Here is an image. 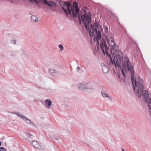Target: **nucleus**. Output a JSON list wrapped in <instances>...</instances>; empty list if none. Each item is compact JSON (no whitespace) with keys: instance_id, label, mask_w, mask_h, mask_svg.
Segmentation results:
<instances>
[{"instance_id":"nucleus-28","label":"nucleus","mask_w":151,"mask_h":151,"mask_svg":"<svg viewBox=\"0 0 151 151\" xmlns=\"http://www.w3.org/2000/svg\"><path fill=\"white\" fill-rule=\"evenodd\" d=\"M6 149L4 147H1L0 151H6Z\"/></svg>"},{"instance_id":"nucleus-36","label":"nucleus","mask_w":151,"mask_h":151,"mask_svg":"<svg viewBox=\"0 0 151 151\" xmlns=\"http://www.w3.org/2000/svg\"><path fill=\"white\" fill-rule=\"evenodd\" d=\"M130 41L131 42H132L133 41V40L131 38H130Z\"/></svg>"},{"instance_id":"nucleus-38","label":"nucleus","mask_w":151,"mask_h":151,"mask_svg":"<svg viewBox=\"0 0 151 151\" xmlns=\"http://www.w3.org/2000/svg\"><path fill=\"white\" fill-rule=\"evenodd\" d=\"M122 149V151H124V149Z\"/></svg>"},{"instance_id":"nucleus-35","label":"nucleus","mask_w":151,"mask_h":151,"mask_svg":"<svg viewBox=\"0 0 151 151\" xmlns=\"http://www.w3.org/2000/svg\"><path fill=\"white\" fill-rule=\"evenodd\" d=\"M82 22L83 23H85V19H83L82 20Z\"/></svg>"},{"instance_id":"nucleus-26","label":"nucleus","mask_w":151,"mask_h":151,"mask_svg":"<svg viewBox=\"0 0 151 151\" xmlns=\"http://www.w3.org/2000/svg\"><path fill=\"white\" fill-rule=\"evenodd\" d=\"M80 17L81 20H83V19H85L84 16L83 17V16L82 14H81V16H80Z\"/></svg>"},{"instance_id":"nucleus-22","label":"nucleus","mask_w":151,"mask_h":151,"mask_svg":"<svg viewBox=\"0 0 151 151\" xmlns=\"http://www.w3.org/2000/svg\"><path fill=\"white\" fill-rule=\"evenodd\" d=\"M110 59L111 63L112 65H114V64L115 66L116 67L117 66V64H116V62H115V60H114V58L113 60H112L111 57L110 56Z\"/></svg>"},{"instance_id":"nucleus-27","label":"nucleus","mask_w":151,"mask_h":151,"mask_svg":"<svg viewBox=\"0 0 151 151\" xmlns=\"http://www.w3.org/2000/svg\"><path fill=\"white\" fill-rule=\"evenodd\" d=\"M11 42L12 44H15L16 43V41L15 40H12L11 41Z\"/></svg>"},{"instance_id":"nucleus-6","label":"nucleus","mask_w":151,"mask_h":151,"mask_svg":"<svg viewBox=\"0 0 151 151\" xmlns=\"http://www.w3.org/2000/svg\"><path fill=\"white\" fill-rule=\"evenodd\" d=\"M100 47L102 51L104 54H106L108 55V47L106 44V41L104 39H102L101 42L100 44Z\"/></svg>"},{"instance_id":"nucleus-31","label":"nucleus","mask_w":151,"mask_h":151,"mask_svg":"<svg viewBox=\"0 0 151 151\" xmlns=\"http://www.w3.org/2000/svg\"><path fill=\"white\" fill-rule=\"evenodd\" d=\"M78 19H79V23L80 24H81V18H80V14H78Z\"/></svg>"},{"instance_id":"nucleus-19","label":"nucleus","mask_w":151,"mask_h":151,"mask_svg":"<svg viewBox=\"0 0 151 151\" xmlns=\"http://www.w3.org/2000/svg\"><path fill=\"white\" fill-rule=\"evenodd\" d=\"M45 103L48 106H50L52 104V102L49 99L46 100Z\"/></svg>"},{"instance_id":"nucleus-34","label":"nucleus","mask_w":151,"mask_h":151,"mask_svg":"<svg viewBox=\"0 0 151 151\" xmlns=\"http://www.w3.org/2000/svg\"><path fill=\"white\" fill-rule=\"evenodd\" d=\"M30 124L32 126H35V124L33 122H32V123H31V124Z\"/></svg>"},{"instance_id":"nucleus-2","label":"nucleus","mask_w":151,"mask_h":151,"mask_svg":"<svg viewBox=\"0 0 151 151\" xmlns=\"http://www.w3.org/2000/svg\"><path fill=\"white\" fill-rule=\"evenodd\" d=\"M131 80L134 91L136 90L135 88H136V91L138 96L140 98L142 95L143 97H144L145 102L148 103L149 108L151 109V98H149L148 91L147 90H145L142 79L139 77L138 78V81H137L136 80H135L134 84V79L133 82L131 79Z\"/></svg>"},{"instance_id":"nucleus-7","label":"nucleus","mask_w":151,"mask_h":151,"mask_svg":"<svg viewBox=\"0 0 151 151\" xmlns=\"http://www.w3.org/2000/svg\"><path fill=\"white\" fill-rule=\"evenodd\" d=\"M69 8L71 11V14L72 12V15H71V16L75 18V17H77V14H78V15L79 14V12H78L76 11V9L75 10V7L74 5H72L70 4V5Z\"/></svg>"},{"instance_id":"nucleus-18","label":"nucleus","mask_w":151,"mask_h":151,"mask_svg":"<svg viewBox=\"0 0 151 151\" xmlns=\"http://www.w3.org/2000/svg\"><path fill=\"white\" fill-rule=\"evenodd\" d=\"M31 19L32 20L35 22H38V19L37 17L36 16H32L31 17Z\"/></svg>"},{"instance_id":"nucleus-21","label":"nucleus","mask_w":151,"mask_h":151,"mask_svg":"<svg viewBox=\"0 0 151 151\" xmlns=\"http://www.w3.org/2000/svg\"><path fill=\"white\" fill-rule=\"evenodd\" d=\"M110 59L111 63L112 65H114V64L115 66L116 67L117 66V64H116V62H115V60H114V58L113 60H112L111 57L110 56Z\"/></svg>"},{"instance_id":"nucleus-32","label":"nucleus","mask_w":151,"mask_h":151,"mask_svg":"<svg viewBox=\"0 0 151 151\" xmlns=\"http://www.w3.org/2000/svg\"><path fill=\"white\" fill-rule=\"evenodd\" d=\"M91 14L90 13H88L87 15H86V17H91Z\"/></svg>"},{"instance_id":"nucleus-17","label":"nucleus","mask_w":151,"mask_h":151,"mask_svg":"<svg viewBox=\"0 0 151 151\" xmlns=\"http://www.w3.org/2000/svg\"><path fill=\"white\" fill-rule=\"evenodd\" d=\"M48 71L49 73L52 74L59 73V72L58 71L56 70L53 69H49Z\"/></svg>"},{"instance_id":"nucleus-20","label":"nucleus","mask_w":151,"mask_h":151,"mask_svg":"<svg viewBox=\"0 0 151 151\" xmlns=\"http://www.w3.org/2000/svg\"><path fill=\"white\" fill-rule=\"evenodd\" d=\"M73 4H74L73 5H74V6H75V9L76 10V11L77 12H79V9L77 3L76 1H74V2H73Z\"/></svg>"},{"instance_id":"nucleus-16","label":"nucleus","mask_w":151,"mask_h":151,"mask_svg":"<svg viewBox=\"0 0 151 151\" xmlns=\"http://www.w3.org/2000/svg\"><path fill=\"white\" fill-rule=\"evenodd\" d=\"M102 70L103 72L105 73H106L109 71V70L107 67L105 65H103L102 67Z\"/></svg>"},{"instance_id":"nucleus-25","label":"nucleus","mask_w":151,"mask_h":151,"mask_svg":"<svg viewBox=\"0 0 151 151\" xmlns=\"http://www.w3.org/2000/svg\"><path fill=\"white\" fill-rule=\"evenodd\" d=\"M104 30L105 32L106 33V34H107V33L108 32V28L105 26L104 27Z\"/></svg>"},{"instance_id":"nucleus-8","label":"nucleus","mask_w":151,"mask_h":151,"mask_svg":"<svg viewBox=\"0 0 151 151\" xmlns=\"http://www.w3.org/2000/svg\"><path fill=\"white\" fill-rule=\"evenodd\" d=\"M30 143L34 147L39 150H42L43 149V147L41 146L39 142L36 141H33L30 142Z\"/></svg>"},{"instance_id":"nucleus-4","label":"nucleus","mask_w":151,"mask_h":151,"mask_svg":"<svg viewBox=\"0 0 151 151\" xmlns=\"http://www.w3.org/2000/svg\"><path fill=\"white\" fill-rule=\"evenodd\" d=\"M59 3L67 15L68 14V13L71 15V11L69 8L70 5L69 2L65 1L64 3L62 1H59Z\"/></svg>"},{"instance_id":"nucleus-13","label":"nucleus","mask_w":151,"mask_h":151,"mask_svg":"<svg viewBox=\"0 0 151 151\" xmlns=\"http://www.w3.org/2000/svg\"><path fill=\"white\" fill-rule=\"evenodd\" d=\"M47 1V0H44L43 3L51 7L55 5V3L53 1L50 0L49 1V2H48Z\"/></svg>"},{"instance_id":"nucleus-14","label":"nucleus","mask_w":151,"mask_h":151,"mask_svg":"<svg viewBox=\"0 0 151 151\" xmlns=\"http://www.w3.org/2000/svg\"><path fill=\"white\" fill-rule=\"evenodd\" d=\"M20 118L22 119L23 120H24V122L28 124H30L32 123V122L30 119L27 118L24 116L22 115L21 116H20Z\"/></svg>"},{"instance_id":"nucleus-5","label":"nucleus","mask_w":151,"mask_h":151,"mask_svg":"<svg viewBox=\"0 0 151 151\" xmlns=\"http://www.w3.org/2000/svg\"><path fill=\"white\" fill-rule=\"evenodd\" d=\"M114 39L111 37L107 40L108 42L111 46V51L112 53H115L119 49L118 46L114 42Z\"/></svg>"},{"instance_id":"nucleus-23","label":"nucleus","mask_w":151,"mask_h":151,"mask_svg":"<svg viewBox=\"0 0 151 151\" xmlns=\"http://www.w3.org/2000/svg\"><path fill=\"white\" fill-rule=\"evenodd\" d=\"M10 112L12 114H15L17 115V116H18L19 117H20V116H21L22 115L19 112H14L13 111H12V112Z\"/></svg>"},{"instance_id":"nucleus-1","label":"nucleus","mask_w":151,"mask_h":151,"mask_svg":"<svg viewBox=\"0 0 151 151\" xmlns=\"http://www.w3.org/2000/svg\"><path fill=\"white\" fill-rule=\"evenodd\" d=\"M116 52L115 53H112V57L114 58V60L116 62V64L117 66L119 68L121 66L122 62V66L125 71L128 70L131 72V78L132 82L133 81L134 77V69L133 65L129 62V60L127 56L124 57L123 60V55L121 51L119 50L117 54Z\"/></svg>"},{"instance_id":"nucleus-33","label":"nucleus","mask_w":151,"mask_h":151,"mask_svg":"<svg viewBox=\"0 0 151 151\" xmlns=\"http://www.w3.org/2000/svg\"><path fill=\"white\" fill-rule=\"evenodd\" d=\"M80 67H79L78 66L77 67V68H76L77 71L78 72L80 70Z\"/></svg>"},{"instance_id":"nucleus-37","label":"nucleus","mask_w":151,"mask_h":151,"mask_svg":"<svg viewBox=\"0 0 151 151\" xmlns=\"http://www.w3.org/2000/svg\"><path fill=\"white\" fill-rule=\"evenodd\" d=\"M32 12H29V15H32Z\"/></svg>"},{"instance_id":"nucleus-3","label":"nucleus","mask_w":151,"mask_h":151,"mask_svg":"<svg viewBox=\"0 0 151 151\" xmlns=\"http://www.w3.org/2000/svg\"><path fill=\"white\" fill-rule=\"evenodd\" d=\"M78 87L79 90L88 92H92L94 90L93 86L88 82H84L82 83H79L78 84Z\"/></svg>"},{"instance_id":"nucleus-29","label":"nucleus","mask_w":151,"mask_h":151,"mask_svg":"<svg viewBox=\"0 0 151 151\" xmlns=\"http://www.w3.org/2000/svg\"><path fill=\"white\" fill-rule=\"evenodd\" d=\"M32 136V135L30 133H28L27 134V137L28 138H30Z\"/></svg>"},{"instance_id":"nucleus-9","label":"nucleus","mask_w":151,"mask_h":151,"mask_svg":"<svg viewBox=\"0 0 151 151\" xmlns=\"http://www.w3.org/2000/svg\"><path fill=\"white\" fill-rule=\"evenodd\" d=\"M95 32L96 33V40L97 41V46L98 48H99V40H100V39H101V32L99 31H98L97 30V32ZM94 41H95V38L94 39Z\"/></svg>"},{"instance_id":"nucleus-12","label":"nucleus","mask_w":151,"mask_h":151,"mask_svg":"<svg viewBox=\"0 0 151 151\" xmlns=\"http://www.w3.org/2000/svg\"><path fill=\"white\" fill-rule=\"evenodd\" d=\"M101 96L103 98L108 97L110 100H111L112 97L109 96V95L107 94L105 90H102L101 92Z\"/></svg>"},{"instance_id":"nucleus-11","label":"nucleus","mask_w":151,"mask_h":151,"mask_svg":"<svg viewBox=\"0 0 151 151\" xmlns=\"http://www.w3.org/2000/svg\"><path fill=\"white\" fill-rule=\"evenodd\" d=\"M90 25L91 27V29L92 28V29L93 30V32L94 31H97V28L99 26L98 23L95 22L93 25L91 24H90Z\"/></svg>"},{"instance_id":"nucleus-24","label":"nucleus","mask_w":151,"mask_h":151,"mask_svg":"<svg viewBox=\"0 0 151 151\" xmlns=\"http://www.w3.org/2000/svg\"><path fill=\"white\" fill-rule=\"evenodd\" d=\"M58 47L60 49V51H62L64 50L63 46L61 44H60L58 46Z\"/></svg>"},{"instance_id":"nucleus-15","label":"nucleus","mask_w":151,"mask_h":151,"mask_svg":"<svg viewBox=\"0 0 151 151\" xmlns=\"http://www.w3.org/2000/svg\"><path fill=\"white\" fill-rule=\"evenodd\" d=\"M84 12L85 13L84 14V16L85 18L86 21L88 22V23L89 24L91 22V17H86V12L85 10H84Z\"/></svg>"},{"instance_id":"nucleus-30","label":"nucleus","mask_w":151,"mask_h":151,"mask_svg":"<svg viewBox=\"0 0 151 151\" xmlns=\"http://www.w3.org/2000/svg\"><path fill=\"white\" fill-rule=\"evenodd\" d=\"M122 75L125 78V74L124 72V71L123 70H122Z\"/></svg>"},{"instance_id":"nucleus-10","label":"nucleus","mask_w":151,"mask_h":151,"mask_svg":"<svg viewBox=\"0 0 151 151\" xmlns=\"http://www.w3.org/2000/svg\"><path fill=\"white\" fill-rule=\"evenodd\" d=\"M88 23H86V22H85L84 23V26L86 28V29L87 30H88V32L89 33V35H90V36H91V35L92 34V36H93H93L95 37V35L94 34V33L93 32V31H92V32H91V27H88Z\"/></svg>"}]
</instances>
